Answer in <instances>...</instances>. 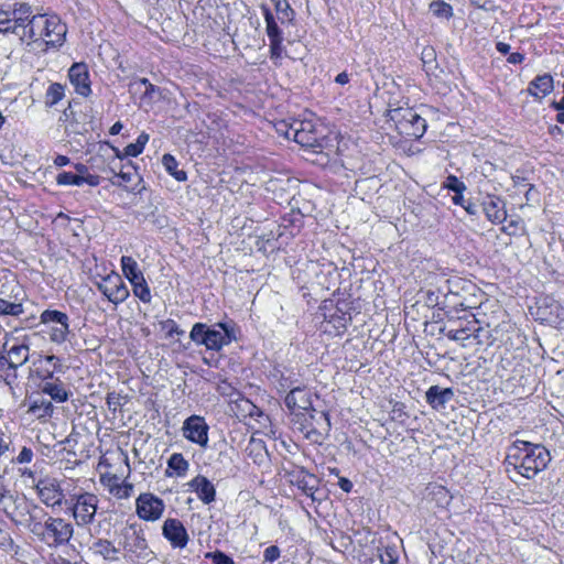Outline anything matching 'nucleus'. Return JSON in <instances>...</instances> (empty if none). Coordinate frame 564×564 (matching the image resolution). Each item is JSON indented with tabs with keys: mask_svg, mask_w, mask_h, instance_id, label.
<instances>
[{
	"mask_svg": "<svg viewBox=\"0 0 564 564\" xmlns=\"http://www.w3.org/2000/svg\"><path fill=\"white\" fill-rule=\"evenodd\" d=\"M94 550L97 554L101 555L105 560H116L118 549L108 540H98L94 543Z\"/></svg>",
	"mask_w": 564,
	"mask_h": 564,
	"instance_id": "nucleus-35",
	"label": "nucleus"
},
{
	"mask_svg": "<svg viewBox=\"0 0 564 564\" xmlns=\"http://www.w3.org/2000/svg\"><path fill=\"white\" fill-rule=\"evenodd\" d=\"M24 313V304L0 299V316L18 317Z\"/></svg>",
	"mask_w": 564,
	"mask_h": 564,
	"instance_id": "nucleus-36",
	"label": "nucleus"
},
{
	"mask_svg": "<svg viewBox=\"0 0 564 564\" xmlns=\"http://www.w3.org/2000/svg\"><path fill=\"white\" fill-rule=\"evenodd\" d=\"M447 337L449 339L460 341L464 346H467L470 344V343H466V341H470V339L476 338V336L471 335L469 333V329H466V328L449 329L447 333Z\"/></svg>",
	"mask_w": 564,
	"mask_h": 564,
	"instance_id": "nucleus-43",
	"label": "nucleus"
},
{
	"mask_svg": "<svg viewBox=\"0 0 564 564\" xmlns=\"http://www.w3.org/2000/svg\"><path fill=\"white\" fill-rule=\"evenodd\" d=\"M338 484L340 489L344 490L345 492H349L352 488L351 481L347 478H340Z\"/></svg>",
	"mask_w": 564,
	"mask_h": 564,
	"instance_id": "nucleus-60",
	"label": "nucleus"
},
{
	"mask_svg": "<svg viewBox=\"0 0 564 564\" xmlns=\"http://www.w3.org/2000/svg\"><path fill=\"white\" fill-rule=\"evenodd\" d=\"M444 186L449 191H453L455 194H459V192H464L466 189L464 182L459 181L458 177L454 175H449L446 178Z\"/></svg>",
	"mask_w": 564,
	"mask_h": 564,
	"instance_id": "nucleus-48",
	"label": "nucleus"
},
{
	"mask_svg": "<svg viewBox=\"0 0 564 564\" xmlns=\"http://www.w3.org/2000/svg\"><path fill=\"white\" fill-rule=\"evenodd\" d=\"M189 469V463L183 454L173 453L167 459L166 477H185Z\"/></svg>",
	"mask_w": 564,
	"mask_h": 564,
	"instance_id": "nucleus-29",
	"label": "nucleus"
},
{
	"mask_svg": "<svg viewBox=\"0 0 564 564\" xmlns=\"http://www.w3.org/2000/svg\"><path fill=\"white\" fill-rule=\"evenodd\" d=\"M282 127L286 128V139H292L304 148H322L321 132L312 120H293Z\"/></svg>",
	"mask_w": 564,
	"mask_h": 564,
	"instance_id": "nucleus-6",
	"label": "nucleus"
},
{
	"mask_svg": "<svg viewBox=\"0 0 564 564\" xmlns=\"http://www.w3.org/2000/svg\"><path fill=\"white\" fill-rule=\"evenodd\" d=\"M208 431L209 426L205 419L199 415H191L184 421L182 426L183 436L203 448H206L208 445Z\"/></svg>",
	"mask_w": 564,
	"mask_h": 564,
	"instance_id": "nucleus-14",
	"label": "nucleus"
},
{
	"mask_svg": "<svg viewBox=\"0 0 564 564\" xmlns=\"http://www.w3.org/2000/svg\"><path fill=\"white\" fill-rule=\"evenodd\" d=\"M421 61L423 63L424 67H427V69H431V66L436 61V54L433 47L426 46L422 50L421 53Z\"/></svg>",
	"mask_w": 564,
	"mask_h": 564,
	"instance_id": "nucleus-49",
	"label": "nucleus"
},
{
	"mask_svg": "<svg viewBox=\"0 0 564 564\" xmlns=\"http://www.w3.org/2000/svg\"><path fill=\"white\" fill-rule=\"evenodd\" d=\"M64 86L58 83H54L50 85L46 90L45 102L48 106H54L64 98Z\"/></svg>",
	"mask_w": 564,
	"mask_h": 564,
	"instance_id": "nucleus-41",
	"label": "nucleus"
},
{
	"mask_svg": "<svg viewBox=\"0 0 564 564\" xmlns=\"http://www.w3.org/2000/svg\"><path fill=\"white\" fill-rule=\"evenodd\" d=\"M132 291L133 294L143 303H150L151 302V291L150 288L145 281V279H142V281H138L132 284Z\"/></svg>",
	"mask_w": 564,
	"mask_h": 564,
	"instance_id": "nucleus-42",
	"label": "nucleus"
},
{
	"mask_svg": "<svg viewBox=\"0 0 564 564\" xmlns=\"http://www.w3.org/2000/svg\"><path fill=\"white\" fill-rule=\"evenodd\" d=\"M282 42L283 40H271L270 41V57L272 59H279L282 56Z\"/></svg>",
	"mask_w": 564,
	"mask_h": 564,
	"instance_id": "nucleus-53",
	"label": "nucleus"
},
{
	"mask_svg": "<svg viewBox=\"0 0 564 564\" xmlns=\"http://www.w3.org/2000/svg\"><path fill=\"white\" fill-rule=\"evenodd\" d=\"M390 118L401 134L419 139L426 130V121L412 108H395L390 110Z\"/></svg>",
	"mask_w": 564,
	"mask_h": 564,
	"instance_id": "nucleus-5",
	"label": "nucleus"
},
{
	"mask_svg": "<svg viewBox=\"0 0 564 564\" xmlns=\"http://www.w3.org/2000/svg\"><path fill=\"white\" fill-rule=\"evenodd\" d=\"M68 163H69V159L65 155H57L54 160V164L59 167L65 166Z\"/></svg>",
	"mask_w": 564,
	"mask_h": 564,
	"instance_id": "nucleus-63",
	"label": "nucleus"
},
{
	"mask_svg": "<svg viewBox=\"0 0 564 564\" xmlns=\"http://www.w3.org/2000/svg\"><path fill=\"white\" fill-rule=\"evenodd\" d=\"M187 485L205 505H209L215 500L216 489L205 476L197 475Z\"/></svg>",
	"mask_w": 564,
	"mask_h": 564,
	"instance_id": "nucleus-23",
	"label": "nucleus"
},
{
	"mask_svg": "<svg viewBox=\"0 0 564 564\" xmlns=\"http://www.w3.org/2000/svg\"><path fill=\"white\" fill-rule=\"evenodd\" d=\"M33 451L29 447H23L19 455L12 459L13 463L17 464H28L31 463L33 459Z\"/></svg>",
	"mask_w": 564,
	"mask_h": 564,
	"instance_id": "nucleus-52",
	"label": "nucleus"
},
{
	"mask_svg": "<svg viewBox=\"0 0 564 564\" xmlns=\"http://www.w3.org/2000/svg\"><path fill=\"white\" fill-rule=\"evenodd\" d=\"M482 208L491 223H502L507 217L505 202L499 197L488 196L482 203Z\"/></svg>",
	"mask_w": 564,
	"mask_h": 564,
	"instance_id": "nucleus-25",
	"label": "nucleus"
},
{
	"mask_svg": "<svg viewBox=\"0 0 564 564\" xmlns=\"http://www.w3.org/2000/svg\"><path fill=\"white\" fill-rule=\"evenodd\" d=\"M553 90V78L549 74L535 77L529 85L530 95L542 99Z\"/></svg>",
	"mask_w": 564,
	"mask_h": 564,
	"instance_id": "nucleus-28",
	"label": "nucleus"
},
{
	"mask_svg": "<svg viewBox=\"0 0 564 564\" xmlns=\"http://www.w3.org/2000/svg\"><path fill=\"white\" fill-rule=\"evenodd\" d=\"M30 512L43 513V510L40 507H37L36 505L29 506V505L24 503L23 508L18 506L17 512L11 516V519L12 518H17V519H23L24 518V519H28V516L30 514Z\"/></svg>",
	"mask_w": 564,
	"mask_h": 564,
	"instance_id": "nucleus-47",
	"label": "nucleus"
},
{
	"mask_svg": "<svg viewBox=\"0 0 564 564\" xmlns=\"http://www.w3.org/2000/svg\"><path fill=\"white\" fill-rule=\"evenodd\" d=\"M550 460V452L543 445L517 440L508 447L505 464L508 473L513 470L532 479L546 468Z\"/></svg>",
	"mask_w": 564,
	"mask_h": 564,
	"instance_id": "nucleus-1",
	"label": "nucleus"
},
{
	"mask_svg": "<svg viewBox=\"0 0 564 564\" xmlns=\"http://www.w3.org/2000/svg\"><path fill=\"white\" fill-rule=\"evenodd\" d=\"M307 478H308V479H306V477H305L303 480H300V481H299V487L302 489V491H303L306 496L313 497L315 486H314V485H311V484H310V480H315V478H314L312 475L307 476Z\"/></svg>",
	"mask_w": 564,
	"mask_h": 564,
	"instance_id": "nucleus-54",
	"label": "nucleus"
},
{
	"mask_svg": "<svg viewBox=\"0 0 564 564\" xmlns=\"http://www.w3.org/2000/svg\"><path fill=\"white\" fill-rule=\"evenodd\" d=\"M95 284L107 300L115 305L123 303L129 297V290L118 273H109Z\"/></svg>",
	"mask_w": 564,
	"mask_h": 564,
	"instance_id": "nucleus-11",
	"label": "nucleus"
},
{
	"mask_svg": "<svg viewBox=\"0 0 564 564\" xmlns=\"http://www.w3.org/2000/svg\"><path fill=\"white\" fill-rule=\"evenodd\" d=\"M424 302L429 307L440 306L442 302L440 301V292L427 290L423 292Z\"/></svg>",
	"mask_w": 564,
	"mask_h": 564,
	"instance_id": "nucleus-51",
	"label": "nucleus"
},
{
	"mask_svg": "<svg viewBox=\"0 0 564 564\" xmlns=\"http://www.w3.org/2000/svg\"><path fill=\"white\" fill-rule=\"evenodd\" d=\"M119 544L127 553L137 557L148 549L144 534L137 524L127 525L121 530Z\"/></svg>",
	"mask_w": 564,
	"mask_h": 564,
	"instance_id": "nucleus-13",
	"label": "nucleus"
},
{
	"mask_svg": "<svg viewBox=\"0 0 564 564\" xmlns=\"http://www.w3.org/2000/svg\"><path fill=\"white\" fill-rule=\"evenodd\" d=\"M150 85H151V83L148 78H139L130 84V88L133 89L134 91H138V90H140L141 87H144V89H145Z\"/></svg>",
	"mask_w": 564,
	"mask_h": 564,
	"instance_id": "nucleus-58",
	"label": "nucleus"
},
{
	"mask_svg": "<svg viewBox=\"0 0 564 564\" xmlns=\"http://www.w3.org/2000/svg\"><path fill=\"white\" fill-rule=\"evenodd\" d=\"M162 534L173 547L184 549L188 543L187 531L178 519H166L162 527Z\"/></svg>",
	"mask_w": 564,
	"mask_h": 564,
	"instance_id": "nucleus-17",
	"label": "nucleus"
},
{
	"mask_svg": "<svg viewBox=\"0 0 564 564\" xmlns=\"http://www.w3.org/2000/svg\"><path fill=\"white\" fill-rule=\"evenodd\" d=\"M496 47L497 51L500 52L501 54H508L510 51V45L503 42H498Z\"/></svg>",
	"mask_w": 564,
	"mask_h": 564,
	"instance_id": "nucleus-64",
	"label": "nucleus"
},
{
	"mask_svg": "<svg viewBox=\"0 0 564 564\" xmlns=\"http://www.w3.org/2000/svg\"><path fill=\"white\" fill-rule=\"evenodd\" d=\"M535 316L546 324H558L564 321V306L554 297L544 296L538 302Z\"/></svg>",
	"mask_w": 564,
	"mask_h": 564,
	"instance_id": "nucleus-15",
	"label": "nucleus"
},
{
	"mask_svg": "<svg viewBox=\"0 0 564 564\" xmlns=\"http://www.w3.org/2000/svg\"><path fill=\"white\" fill-rule=\"evenodd\" d=\"M524 59V56L520 53H511L508 57V62L511 64H520Z\"/></svg>",
	"mask_w": 564,
	"mask_h": 564,
	"instance_id": "nucleus-61",
	"label": "nucleus"
},
{
	"mask_svg": "<svg viewBox=\"0 0 564 564\" xmlns=\"http://www.w3.org/2000/svg\"><path fill=\"white\" fill-rule=\"evenodd\" d=\"M100 484L117 499H128L133 491V485L122 482L116 474L105 473L100 475Z\"/></svg>",
	"mask_w": 564,
	"mask_h": 564,
	"instance_id": "nucleus-22",
	"label": "nucleus"
},
{
	"mask_svg": "<svg viewBox=\"0 0 564 564\" xmlns=\"http://www.w3.org/2000/svg\"><path fill=\"white\" fill-rule=\"evenodd\" d=\"M40 322L44 325H51L48 332L51 341L63 344L67 340L69 334V317L67 314L57 310H45L40 315Z\"/></svg>",
	"mask_w": 564,
	"mask_h": 564,
	"instance_id": "nucleus-9",
	"label": "nucleus"
},
{
	"mask_svg": "<svg viewBox=\"0 0 564 564\" xmlns=\"http://www.w3.org/2000/svg\"><path fill=\"white\" fill-rule=\"evenodd\" d=\"M79 175L73 174L70 172L59 173L56 177V183L58 185H76L80 186Z\"/></svg>",
	"mask_w": 564,
	"mask_h": 564,
	"instance_id": "nucleus-46",
	"label": "nucleus"
},
{
	"mask_svg": "<svg viewBox=\"0 0 564 564\" xmlns=\"http://www.w3.org/2000/svg\"><path fill=\"white\" fill-rule=\"evenodd\" d=\"M41 391L42 393L50 395L51 399L57 403L66 402L70 395V392L67 391L65 384L58 378L42 383Z\"/></svg>",
	"mask_w": 564,
	"mask_h": 564,
	"instance_id": "nucleus-27",
	"label": "nucleus"
},
{
	"mask_svg": "<svg viewBox=\"0 0 564 564\" xmlns=\"http://www.w3.org/2000/svg\"><path fill=\"white\" fill-rule=\"evenodd\" d=\"M206 557L210 558L214 564H235L231 557L220 551L209 552Z\"/></svg>",
	"mask_w": 564,
	"mask_h": 564,
	"instance_id": "nucleus-50",
	"label": "nucleus"
},
{
	"mask_svg": "<svg viewBox=\"0 0 564 564\" xmlns=\"http://www.w3.org/2000/svg\"><path fill=\"white\" fill-rule=\"evenodd\" d=\"M68 77L77 94L87 97L91 93L89 73L86 64H73L68 70Z\"/></svg>",
	"mask_w": 564,
	"mask_h": 564,
	"instance_id": "nucleus-20",
	"label": "nucleus"
},
{
	"mask_svg": "<svg viewBox=\"0 0 564 564\" xmlns=\"http://www.w3.org/2000/svg\"><path fill=\"white\" fill-rule=\"evenodd\" d=\"M6 356H2L11 369H18L23 366L30 357V347L25 341H7L3 346Z\"/></svg>",
	"mask_w": 564,
	"mask_h": 564,
	"instance_id": "nucleus-19",
	"label": "nucleus"
},
{
	"mask_svg": "<svg viewBox=\"0 0 564 564\" xmlns=\"http://www.w3.org/2000/svg\"><path fill=\"white\" fill-rule=\"evenodd\" d=\"M335 82L339 85H346L349 82V75L346 72L339 73Z\"/></svg>",
	"mask_w": 564,
	"mask_h": 564,
	"instance_id": "nucleus-62",
	"label": "nucleus"
},
{
	"mask_svg": "<svg viewBox=\"0 0 564 564\" xmlns=\"http://www.w3.org/2000/svg\"><path fill=\"white\" fill-rule=\"evenodd\" d=\"M2 285L3 288H0V299L24 304L26 295L23 288L17 281L8 279L3 281Z\"/></svg>",
	"mask_w": 564,
	"mask_h": 564,
	"instance_id": "nucleus-30",
	"label": "nucleus"
},
{
	"mask_svg": "<svg viewBox=\"0 0 564 564\" xmlns=\"http://www.w3.org/2000/svg\"><path fill=\"white\" fill-rule=\"evenodd\" d=\"M292 423L305 438L314 443H322L324 436L330 430L328 414L324 411L317 412L314 409L296 414L295 417H292Z\"/></svg>",
	"mask_w": 564,
	"mask_h": 564,
	"instance_id": "nucleus-4",
	"label": "nucleus"
},
{
	"mask_svg": "<svg viewBox=\"0 0 564 564\" xmlns=\"http://www.w3.org/2000/svg\"><path fill=\"white\" fill-rule=\"evenodd\" d=\"M430 10L432 13L441 19H451L453 17V8L443 0H435L431 2Z\"/></svg>",
	"mask_w": 564,
	"mask_h": 564,
	"instance_id": "nucleus-40",
	"label": "nucleus"
},
{
	"mask_svg": "<svg viewBox=\"0 0 564 564\" xmlns=\"http://www.w3.org/2000/svg\"><path fill=\"white\" fill-rule=\"evenodd\" d=\"M40 500L47 507H59L64 500V492L55 479H43L36 485Z\"/></svg>",
	"mask_w": 564,
	"mask_h": 564,
	"instance_id": "nucleus-16",
	"label": "nucleus"
},
{
	"mask_svg": "<svg viewBox=\"0 0 564 564\" xmlns=\"http://www.w3.org/2000/svg\"><path fill=\"white\" fill-rule=\"evenodd\" d=\"M454 391L451 388H441L432 386L425 393L426 402L436 411L445 409L446 404L453 399Z\"/></svg>",
	"mask_w": 564,
	"mask_h": 564,
	"instance_id": "nucleus-24",
	"label": "nucleus"
},
{
	"mask_svg": "<svg viewBox=\"0 0 564 564\" xmlns=\"http://www.w3.org/2000/svg\"><path fill=\"white\" fill-rule=\"evenodd\" d=\"M274 4L276 14L282 23L285 21L291 22L294 18V10L291 8L286 0H271Z\"/></svg>",
	"mask_w": 564,
	"mask_h": 564,
	"instance_id": "nucleus-38",
	"label": "nucleus"
},
{
	"mask_svg": "<svg viewBox=\"0 0 564 564\" xmlns=\"http://www.w3.org/2000/svg\"><path fill=\"white\" fill-rule=\"evenodd\" d=\"M280 556V550L275 545H271L264 550L263 557L267 562H274Z\"/></svg>",
	"mask_w": 564,
	"mask_h": 564,
	"instance_id": "nucleus-55",
	"label": "nucleus"
},
{
	"mask_svg": "<svg viewBox=\"0 0 564 564\" xmlns=\"http://www.w3.org/2000/svg\"><path fill=\"white\" fill-rule=\"evenodd\" d=\"M161 98V89L151 84L145 88L141 96V104L150 106L153 101Z\"/></svg>",
	"mask_w": 564,
	"mask_h": 564,
	"instance_id": "nucleus-44",
	"label": "nucleus"
},
{
	"mask_svg": "<svg viewBox=\"0 0 564 564\" xmlns=\"http://www.w3.org/2000/svg\"><path fill=\"white\" fill-rule=\"evenodd\" d=\"M120 262L122 272L131 284L144 279L143 273L139 269L138 262L132 257L122 256Z\"/></svg>",
	"mask_w": 564,
	"mask_h": 564,
	"instance_id": "nucleus-31",
	"label": "nucleus"
},
{
	"mask_svg": "<svg viewBox=\"0 0 564 564\" xmlns=\"http://www.w3.org/2000/svg\"><path fill=\"white\" fill-rule=\"evenodd\" d=\"M10 497V490L6 485V480L3 476L0 475V506L4 502V500Z\"/></svg>",
	"mask_w": 564,
	"mask_h": 564,
	"instance_id": "nucleus-57",
	"label": "nucleus"
},
{
	"mask_svg": "<svg viewBox=\"0 0 564 564\" xmlns=\"http://www.w3.org/2000/svg\"><path fill=\"white\" fill-rule=\"evenodd\" d=\"M10 440L3 434H0V456L4 455L10 448Z\"/></svg>",
	"mask_w": 564,
	"mask_h": 564,
	"instance_id": "nucleus-59",
	"label": "nucleus"
},
{
	"mask_svg": "<svg viewBox=\"0 0 564 564\" xmlns=\"http://www.w3.org/2000/svg\"><path fill=\"white\" fill-rule=\"evenodd\" d=\"M189 337L196 345H204L209 350H220L235 339L234 329L225 323H217L213 327L196 323L192 327Z\"/></svg>",
	"mask_w": 564,
	"mask_h": 564,
	"instance_id": "nucleus-3",
	"label": "nucleus"
},
{
	"mask_svg": "<svg viewBox=\"0 0 564 564\" xmlns=\"http://www.w3.org/2000/svg\"><path fill=\"white\" fill-rule=\"evenodd\" d=\"M283 389H289V393L285 395L284 402L286 408L290 410L292 417L301 412L311 411L312 406V394L305 387H292L284 382H280Z\"/></svg>",
	"mask_w": 564,
	"mask_h": 564,
	"instance_id": "nucleus-12",
	"label": "nucleus"
},
{
	"mask_svg": "<svg viewBox=\"0 0 564 564\" xmlns=\"http://www.w3.org/2000/svg\"><path fill=\"white\" fill-rule=\"evenodd\" d=\"M377 555L381 564H397L399 560L398 550L390 545L379 546Z\"/></svg>",
	"mask_w": 564,
	"mask_h": 564,
	"instance_id": "nucleus-37",
	"label": "nucleus"
},
{
	"mask_svg": "<svg viewBox=\"0 0 564 564\" xmlns=\"http://www.w3.org/2000/svg\"><path fill=\"white\" fill-rule=\"evenodd\" d=\"M162 164L165 167L166 172L171 174L176 181L183 182L186 181L187 175L183 170H178V162L171 154H164L162 158Z\"/></svg>",
	"mask_w": 564,
	"mask_h": 564,
	"instance_id": "nucleus-34",
	"label": "nucleus"
},
{
	"mask_svg": "<svg viewBox=\"0 0 564 564\" xmlns=\"http://www.w3.org/2000/svg\"><path fill=\"white\" fill-rule=\"evenodd\" d=\"M66 32V25L56 15L37 13L19 37L28 44L40 43L46 47H58L64 43Z\"/></svg>",
	"mask_w": 564,
	"mask_h": 564,
	"instance_id": "nucleus-2",
	"label": "nucleus"
},
{
	"mask_svg": "<svg viewBox=\"0 0 564 564\" xmlns=\"http://www.w3.org/2000/svg\"><path fill=\"white\" fill-rule=\"evenodd\" d=\"M164 501L152 492H142L135 499V513L148 522L160 520L164 513Z\"/></svg>",
	"mask_w": 564,
	"mask_h": 564,
	"instance_id": "nucleus-10",
	"label": "nucleus"
},
{
	"mask_svg": "<svg viewBox=\"0 0 564 564\" xmlns=\"http://www.w3.org/2000/svg\"><path fill=\"white\" fill-rule=\"evenodd\" d=\"M15 28L13 25V20L10 11L0 10V33L2 34H11V29Z\"/></svg>",
	"mask_w": 564,
	"mask_h": 564,
	"instance_id": "nucleus-45",
	"label": "nucleus"
},
{
	"mask_svg": "<svg viewBox=\"0 0 564 564\" xmlns=\"http://www.w3.org/2000/svg\"><path fill=\"white\" fill-rule=\"evenodd\" d=\"M261 11L265 21V31L267 35L269 37V41L271 40H283L282 31L279 28L271 10L267 4H261Z\"/></svg>",
	"mask_w": 564,
	"mask_h": 564,
	"instance_id": "nucleus-32",
	"label": "nucleus"
},
{
	"mask_svg": "<svg viewBox=\"0 0 564 564\" xmlns=\"http://www.w3.org/2000/svg\"><path fill=\"white\" fill-rule=\"evenodd\" d=\"M79 178L82 180L80 186L83 184H88L89 186H98L100 183V177L98 175H93L89 173H87L85 175H79Z\"/></svg>",
	"mask_w": 564,
	"mask_h": 564,
	"instance_id": "nucleus-56",
	"label": "nucleus"
},
{
	"mask_svg": "<svg viewBox=\"0 0 564 564\" xmlns=\"http://www.w3.org/2000/svg\"><path fill=\"white\" fill-rule=\"evenodd\" d=\"M39 519H40L39 513L30 512V514L28 516V519L12 518V521L15 522L17 524L25 527L26 529L30 530V532L37 535L40 538V540L42 541L44 523L42 524L39 521Z\"/></svg>",
	"mask_w": 564,
	"mask_h": 564,
	"instance_id": "nucleus-33",
	"label": "nucleus"
},
{
	"mask_svg": "<svg viewBox=\"0 0 564 564\" xmlns=\"http://www.w3.org/2000/svg\"><path fill=\"white\" fill-rule=\"evenodd\" d=\"M54 412L52 401L47 400L43 395H35L30 399L28 413L35 416L37 420H46L51 417Z\"/></svg>",
	"mask_w": 564,
	"mask_h": 564,
	"instance_id": "nucleus-26",
	"label": "nucleus"
},
{
	"mask_svg": "<svg viewBox=\"0 0 564 564\" xmlns=\"http://www.w3.org/2000/svg\"><path fill=\"white\" fill-rule=\"evenodd\" d=\"M67 367L63 365L57 356L48 355L39 360L36 375L42 380V383H44L45 381L55 380L54 375L64 373Z\"/></svg>",
	"mask_w": 564,
	"mask_h": 564,
	"instance_id": "nucleus-21",
	"label": "nucleus"
},
{
	"mask_svg": "<svg viewBox=\"0 0 564 564\" xmlns=\"http://www.w3.org/2000/svg\"><path fill=\"white\" fill-rule=\"evenodd\" d=\"M74 535V525L64 518L47 517L44 521L42 542L50 547H59L69 543Z\"/></svg>",
	"mask_w": 564,
	"mask_h": 564,
	"instance_id": "nucleus-7",
	"label": "nucleus"
},
{
	"mask_svg": "<svg viewBox=\"0 0 564 564\" xmlns=\"http://www.w3.org/2000/svg\"><path fill=\"white\" fill-rule=\"evenodd\" d=\"M72 516L77 527L85 528L95 521L98 510L99 499L95 494L80 492L70 498Z\"/></svg>",
	"mask_w": 564,
	"mask_h": 564,
	"instance_id": "nucleus-8",
	"label": "nucleus"
},
{
	"mask_svg": "<svg viewBox=\"0 0 564 564\" xmlns=\"http://www.w3.org/2000/svg\"><path fill=\"white\" fill-rule=\"evenodd\" d=\"M148 141L149 134H147L145 132L140 133L135 142L130 143L124 148V155L132 158L138 156L139 154L142 153Z\"/></svg>",
	"mask_w": 564,
	"mask_h": 564,
	"instance_id": "nucleus-39",
	"label": "nucleus"
},
{
	"mask_svg": "<svg viewBox=\"0 0 564 564\" xmlns=\"http://www.w3.org/2000/svg\"><path fill=\"white\" fill-rule=\"evenodd\" d=\"M15 28L11 29V34L20 36L30 25L31 20L37 15L33 8L26 2H15L10 11Z\"/></svg>",
	"mask_w": 564,
	"mask_h": 564,
	"instance_id": "nucleus-18",
	"label": "nucleus"
}]
</instances>
